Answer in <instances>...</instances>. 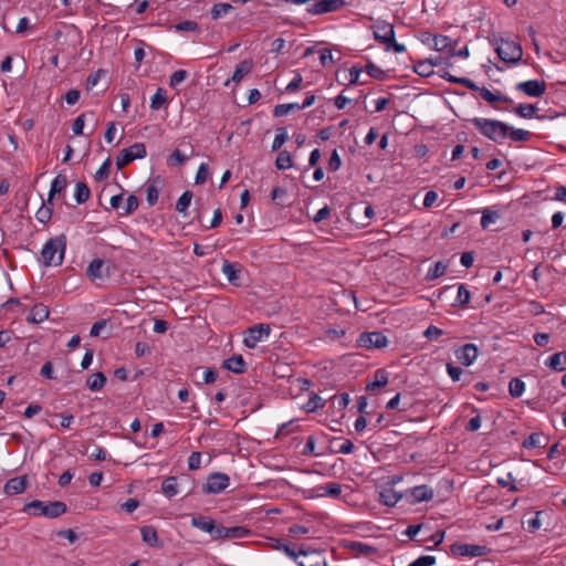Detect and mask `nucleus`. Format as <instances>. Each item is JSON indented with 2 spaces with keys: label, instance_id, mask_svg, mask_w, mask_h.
Returning <instances> with one entry per match:
<instances>
[{
  "label": "nucleus",
  "instance_id": "nucleus-1",
  "mask_svg": "<svg viewBox=\"0 0 566 566\" xmlns=\"http://www.w3.org/2000/svg\"><path fill=\"white\" fill-rule=\"evenodd\" d=\"M471 123L483 136L495 143H501L509 135L510 126L497 119L475 117Z\"/></svg>",
  "mask_w": 566,
  "mask_h": 566
},
{
  "label": "nucleus",
  "instance_id": "nucleus-2",
  "mask_svg": "<svg viewBox=\"0 0 566 566\" xmlns=\"http://www.w3.org/2000/svg\"><path fill=\"white\" fill-rule=\"evenodd\" d=\"M66 250V235L61 234L59 237L49 239L42 251V262L44 266H57L63 263L64 254Z\"/></svg>",
  "mask_w": 566,
  "mask_h": 566
},
{
  "label": "nucleus",
  "instance_id": "nucleus-3",
  "mask_svg": "<svg viewBox=\"0 0 566 566\" xmlns=\"http://www.w3.org/2000/svg\"><path fill=\"white\" fill-rule=\"evenodd\" d=\"M22 511L34 516L56 518L66 513L67 506L62 501L43 502L40 500H34L27 503Z\"/></svg>",
  "mask_w": 566,
  "mask_h": 566
},
{
  "label": "nucleus",
  "instance_id": "nucleus-4",
  "mask_svg": "<svg viewBox=\"0 0 566 566\" xmlns=\"http://www.w3.org/2000/svg\"><path fill=\"white\" fill-rule=\"evenodd\" d=\"M494 44L497 56L505 63H516L523 56L522 46L515 41L500 39Z\"/></svg>",
  "mask_w": 566,
  "mask_h": 566
},
{
  "label": "nucleus",
  "instance_id": "nucleus-5",
  "mask_svg": "<svg viewBox=\"0 0 566 566\" xmlns=\"http://www.w3.org/2000/svg\"><path fill=\"white\" fill-rule=\"evenodd\" d=\"M147 155L146 146L143 143H135L128 148H124L119 151L116 158L117 169L124 168L135 159H143Z\"/></svg>",
  "mask_w": 566,
  "mask_h": 566
},
{
  "label": "nucleus",
  "instance_id": "nucleus-6",
  "mask_svg": "<svg viewBox=\"0 0 566 566\" xmlns=\"http://www.w3.org/2000/svg\"><path fill=\"white\" fill-rule=\"evenodd\" d=\"M230 484V478L226 473L214 472L211 473L207 483L202 486L205 494H219L223 492Z\"/></svg>",
  "mask_w": 566,
  "mask_h": 566
},
{
  "label": "nucleus",
  "instance_id": "nucleus-7",
  "mask_svg": "<svg viewBox=\"0 0 566 566\" xmlns=\"http://www.w3.org/2000/svg\"><path fill=\"white\" fill-rule=\"evenodd\" d=\"M271 327L269 324L260 323L249 327L245 332L243 344L248 348H255L263 337L269 336Z\"/></svg>",
  "mask_w": 566,
  "mask_h": 566
},
{
  "label": "nucleus",
  "instance_id": "nucleus-8",
  "mask_svg": "<svg viewBox=\"0 0 566 566\" xmlns=\"http://www.w3.org/2000/svg\"><path fill=\"white\" fill-rule=\"evenodd\" d=\"M389 340L381 332H365L361 333L357 339V344L363 348H384L388 345Z\"/></svg>",
  "mask_w": 566,
  "mask_h": 566
},
{
  "label": "nucleus",
  "instance_id": "nucleus-9",
  "mask_svg": "<svg viewBox=\"0 0 566 566\" xmlns=\"http://www.w3.org/2000/svg\"><path fill=\"white\" fill-rule=\"evenodd\" d=\"M451 553L460 556L478 557L488 555L491 549L485 545L454 543L451 545Z\"/></svg>",
  "mask_w": 566,
  "mask_h": 566
},
{
  "label": "nucleus",
  "instance_id": "nucleus-10",
  "mask_svg": "<svg viewBox=\"0 0 566 566\" xmlns=\"http://www.w3.org/2000/svg\"><path fill=\"white\" fill-rule=\"evenodd\" d=\"M516 90L530 97H541L546 91V83L544 81L530 80L518 83Z\"/></svg>",
  "mask_w": 566,
  "mask_h": 566
},
{
  "label": "nucleus",
  "instance_id": "nucleus-11",
  "mask_svg": "<svg viewBox=\"0 0 566 566\" xmlns=\"http://www.w3.org/2000/svg\"><path fill=\"white\" fill-rule=\"evenodd\" d=\"M457 359L463 366H470L476 359L479 355V348L476 345L468 343L454 350Z\"/></svg>",
  "mask_w": 566,
  "mask_h": 566
},
{
  "label": "nucleus",
  "instance_id": "nucleus-12",
  "mask_svg": "<svg viewBox=\"0 0 566 566\" xmlns=\"http://www.w3.org/2000/svg\"><path fill=\"white\" fill-rule=\"evenodd\" d=\"M374 36L385 45L395 42L394 25L387 22H378L374 29Z\"/></svg>",
  "mask_w": 566,
  "mask_h": 566
},
{
  "label": "nucleus",
  "instance_id": "nucleus-13",
  "mask_svg": "<svg viewBox=\"0 0 566 566\" xmlns=\"http://www.w3.org/2000/svg\"><path fill=\"white\" fill-rule=\"evenodd\" d=\"M222 273L227 276L229 283L233 286H241V265L224 260L222 263Z\"/></svg>",
  "mask_w": 566,
  "mask_h": 566
},
{
  "label": "nucleus",
  "instance_id": "nucleus-14",
  "mask_svg": "<svg viewBox=\"0 0 566 566\" xmlns=\"http://www.w3.org/2000/svg\"><path fill=\"white\" fill-rule=\"evenodd\" d=\"M87 276L95 281L109 275V269L105 266V261L102 259H94L91 261L86 269Z\"/></svg>",
  "mask_w": 566,
  "mask_h": 566
},
{
  "label": "nucleus",
  "instance_id": "nucleus-15",
  "mask_svg": "<svg viewBox=\"0 0 566 566\" xmlns=\"http://www.w3.org/2000/svg\"><path fill=\"white\" fill-rule=\"evenodd\" d=\"M28 478L27 475L15 476L7 481L3 491L8 495L21 494L27 490Z\"/></svg>",
  "mask_w": 566,
  "mask_h": 566
},
{
  "label": "nucleus",
  "instance_id": "nucleus-16",
  "mask_svg": "<svg viewBox=\"0 0 566 566\" xmlns=\"http://www.w3.org/2000/svg\"><path fill=\"white\" fill-rule=\"evenodd\" d=\"M433 490L426 484L415 486L410 490V503L428 502L433 499Z\"/></svg>",
  "mask_w": 566,
  "mask_h": 566
},
{
  "label": "nucleus",
  "instance_id": "nucleus-17",
  "mask_svg": "<svg viewBox=\"0 0 566 566\" xmlns=\"http://www.w3.org/2000/svg\"><path fill=\"white\" fill-rule=\"evenodd\" d=\"M143 541L150 547L161 548L164 543L159 539L156 528L151 525L140 527Z\"/></svg>",
  "mask_w": 566,
  "mask_h": 566
},
{
  "label": "nucleus",
  "instance_id": "nucleus-18",
  "mask_svg": "<svg viewBox=\"0 0 566 566\" xmlns=\"http://www.w3.org/2000/svg\"><path fill=\"white\" fill-rule=\"evenodd\" d=\"M222 367L238 375L247 371V363L242 355H234L222 363Z\"/></svg>",
  "mask_w": 566,
  "mask_h": 566
},
{
  "label": "nucleus",
  "instance_id": "nucleus-19",
  "mask_svg": "<svg viewBox=\"0 0 566 566\" xmlns=\"http://www.w3.org/2000/svg\"><path fill=\"white\" fill-rule=\"evenodd\" d=\"M298 555L303 557L297 562L298 566H324L325 562L322 559L321 554L316 551L308 553L301 548Z\"/></svg>",
  "mask_w": 566,
  "mask_h": 566
},
{
  "label": "nucleus",
  "instance_id": "nucleus-20",
  "mask_svg": "<svg viewBox=\"0 0 566 566\" xmlns=\"http://www.w3.org/2000/svg\"><path fill=\"white\" fill-rule=\"evenodd\" d=\"M388 384V373L384 368H379L374 374V380L366 385L367 391H375L384 388Z\"/></svg>",
  "mask_w": 566,
  "mask_h": 566
},
{
  "label": "nucleus",
  "instance_id": "nucleus-21",
  "mask_svg": "<svg viewBox=\"0 0 566 566\" xmlns=\"http://www.w3.org/2000/svg\"><path fill=\"white\" fill-rule=\"evenodd\" d=\"M67 186V178L65 175H57L52 184H51V189H50V192H49V198H48V205H53V198L55 195H60L62 191L65 190Z\"/></svg>",
  "mask_w": 566,
  "mask_h": 566
},
{
  "label": "nucleus",
  "instance_id": "nucleus-22",
  "mask_svg": "<svg viewBox=\"0 0 566 566\" xmlns=\"http://www.w3.org/2000/svg\"><path fill=\"white\" fill-rule=\"evenodd\" d=\"M253 63L251 60H243L241 61L233 72V75L231 77V81L234 83H240L244 75L249 74L252 70ZM230 83V80H228L224 85L228 86Z\"/></svg>",
  "mask_w": 566,
  "mask_h": 566
},
{
  "label": "nucleus",
  "instance_id": "nucleus-23",
  "mask_svg": "<svg viewBox=\"0 0 566 566\" xmlns=\"http://www.w3.org/2000/svg\"><path fill=\"white\" fill-rule=\"evenodd\" d=\"M548 443V438L539 432H534L524 439L522 446L526 449L545 448Z\"/></svg>",
  "mask_w": 566,
  "mask_h": 566
},
{
  "label": "nucleus",
  "instance_id": "nucleus-24",
  "mask_svg": "<svg viewBox=\"0 0 566 566\" xmlns=\"http://www.w3.org/2000/svg\"><path fill=\"white\" fill-rule=\"evenodd\" d=\"M347 548L350 552H353L356 556H370V555L377 553L376 547L365 544V543H361V542H356V541L349 542L347 544Z\"/></svg>",
  "mask_w": 566,
  "mask_h": 566
},
{
  "label": "nucleus",
  "instance_id": "nucleus-25",
  "mask_svg": "<svg viewBox=\"0 0 566 566\" xmlns=\"http://www.w3.org/2000/svg\"><path fill=\"white\" fill-rule=\"evenodd\" d=\"M50 311L44 304H35L28 315L27 319L31 323H41L49 317Z\"/></svg>",
  "mask_w": 566,
  "mask_h": 566
},
{
  "label": "nucleus",
  "instance_id": "nucleus-26",
  "mask_svg": "<svg viewBox=\"0 0 566 566\" xmlns=\"http://www.w3.org/2000/svg\"><path fill=\"white\" fill-rule=\"evenodd\" d=\"M402 497V495L398 492H396L394 489H384L379 493V501L386 506H395L398 501Z\"/></svg>",
  "mask_w": 566,
  "mask_h": 566
},
{
  "label": "nucleus",
  "instance_id": "nucleus-27",
  "mask_svg": "<svg viewBox=\"0 0 566 566\" xmlns=\"http://www.w3.org/2000/svg\"><path fill=\"white\" fill-rule=\"evenodd\" d=\"M315 491L318 492V496L326 495L329 497H337L342 493V485L336 482H331L325 485L317 486Z\"/></svg>",
  "mask_w": 566,
  "mask_h": 566
},
{
  "label": "nucleus",
  "instance_id": "nucleus-28",
  "mask_svg": "<svg viewBox=\"0 0 566 566\" xmlns=\"http://www.w3.org/2000/svg\"><path fill=\"white\" fill-rule=\"evenodd\" d=\"M161 491L169 499L177 495L178 478L174 475L167 476L161 483Z\"/></svg>",
  "mask_w": 566,
  "mask_h": 566
},
{
  "label": "nucleus",
  "instance_id": "nucleus-29",
  "mask_svg": "<svg viewBox=\"0 0 566 566\" xmlns=\"http://www.w3.org/2000/svg\"><path fill=\"white\" fill-rule=\"evenodd\" d=\"M480 95L484 101H486L488 103H490L492 105L496 102H502V103H506V104L513 103V101L510 97L502 95V94H494L486 87H481Z\"/></svg>",
  "mask_w": 566,
  "mask_h": 566
},
{
  "label": "nucleus",
  "instance_id": "nucleus-30",
  "mask_svg": "<svg viewBox=\"0 0 566 566\" xmlns=\"http://www.w3.org/2000/svg\"><path fill=\"white\" fill-rule=\"evenodd\" d=\"M106 376L102 371H97L87 378L86 385L92 391L101 390L106 384Z\"/></svg>",
  "mask_w": 566,
  "mask_h": 566
},
{
  "label": "nucleus",
  "instance_id": "nucleus-31",
  "mask_svg": "<svg viewBox=\"0 0 566 566\" xmlns=\"http://www.w3.org/2000/svg\"><path fill=\"white\" fill-rule=\"evenodd\" d=\"M90 196H91V190H90L88 186L83 181L76 182L75 193H74L76 202L78 205H82L88 200Z\"/></svg>",
  "mask_w": 566,
  "mask_h": 566
},
{
  "label": "nucleus",
  "instance_id": "nucleus-32",
  "mask_svg": "<svg viewBox=\"0 0 566 566\" xmlns=\"http://www.w3.org/2000/svg\"><path fill=\"white\" fill-rule=\"evenodd\" d=\"M337 441V438H333L331 442L329 452L331 453H344L349 454L354 450V444L349 439H345L342 444L334 446V442Z\"/></svg>",
  "mask_w": 566,
  "mask_h": 566
},
{
  "label": "nucleus",
  "instance_id": "nucleus-33",
  "mask_svg": "<svg viewBox=\"0 0 566 566\" xmlns=\"http://www.w3.org/2000/svg\"><path fill=\"white\" fill-rule=\"evenodd\" d=\"M275 167L279 170H285L293 167L292 156L287 150H281L275 159Z\"/></svg>",
  "mask_w": 566,
  "mask_h": 566
},
{
  "label": "nucleus",
  "instance_id": "nucleus-34",
  "mask_svg": "<svg viewBox=\"0 0 566 566\" xmlns=\"http://www.w3.org/2000/svg\"><path fill=\"white\" fill-rule=\"evenodd\" d=\"M191 524L192 526L210 534L213 530L214 521L210 517L198 516L192 518Z\"/></svg>",
  "mask_w": 566,
  "mask_h": 566
},
{
  "label": "nucleus",
  "instance_id": "nucleus-35",
  "mask_svg": "<svg viewBox=\"0 0 566 566\" xmlns=\"http://www.w3.org/2000/svg\"><path fill=\"white\" fill-rule=\"evenodd\" d=\"M167 103V92L158 87L156 93L151 97L150 108L158 111Z\"/></svg>",
  "mask_w": 566,
  "mask_h": 566
},
{
  "label": "nucleus",
  "instance_id": "nucleus-36",
  "mask_svg": "<svg viewBox=\"0 0 566 566\" xmlns=\"http://www.w3.org/2000/svg\"><path fill=\"white\" fill-rule=\"evenodd\" d=\"M500 218V212L496 210H492L491 208H485L482 211L481 217V227L482 229H488L489 226L495 222Z\"/></svg>",
  "mask_w": 566,
  "mask_h": 566
},
{
  "label": "nucleus",
  "instance_id": "nucleus-37",
  "mask_svg": "<svg viewBox=\"0 0 566 566\" xmlns=\"http://www.w3.org/2000/svg\"><path fill=\"white\" fill-rule=\"evenodd\" d=\"M192 192L190 190H186L182 192V195L179 197V199L176 202V210L179 213H186L187 209L189 208L191 200H192Z\"/></svg>",
  "mask_w": 566,
  "mask_h": 566
},
{
  "label": "nucleus",
  "instance_id": "nucleus-38",
  "mask_svg": "<svg viewBox=\"0 0 566 566\" xmlns=\"http://www.w3.org/2000/svg\"><path fill=\"white\" fill-rule=\"evenodd\" d=\"M232 10H233V6H231L230 3L220 2V3L214 4L211 8L210 14H211L212 20H218L222 15L228 14Z\"/></svg>",
  "mask_w": 566,
  "mask_h": 566
},
{
  "label": "nucleus",
  "instance_id": "nucleus-39",
  "mask_svg": "<svg viewBox=\"0 0 566 566\" xmlns=\"http://www.w3.org/2000/svg\"><path fill=\"white\" fill-rule=\"evenodd\" d=\"M300 104L298 103H289V104H279L274 106L273 108V115L275 117H282L287 115L290 112L293 111H300Z\"/></svg>",
  "mask_w": 566,
  "mask_h": 566
},
{
  "label": "nucleus",
  "instance_id": "nucleus-40",
  "mask_svg": "<svg viewBox=\"0 0 566 566\" xmlns=\"http://www.w3.org/2000/svg\"><path fill=\"white\" fill-rule=\"evenodd\" d=\"M251 534V531L245 526L227 527L224 531L226 538H243Z\"/></svg>",
  "mask_w": 566,
  "mask_h": 566
},
{
  "label": "nucleus",
  "instance_id": "nucleus-41",
  "mask_svg": "<svg viewBox=\"0 0 566 566\" xmlns=\"http://www.w3.org/2000/svg\"><path fill=\"white\" fill-rule=\"evenodd\" d=\"M413 71L420 76L428 77L433 73L432 63L427 60L418 61L413 66Z\"/></svg>",
  "mask_w": 566,
  "mask_h": 566
},
{
  "label": "nucleus",
  "instance_id": "nucleus-42",
  "mask_svg": "<svg viewBox=\"0 0 566 566\" xmlns=\"http://www.w3.org/2000/svg\"><path fill=\"white\" fill-rule=\"evenodd\" d=\"M525 384L520 378H512L509 384V392L513 398H518L523 395Z\"/></svg>",
  "mask_w": 566,
  "mask_h": 566
},
{
  "label": "nucleus",
  "instance_id": "nucleus-43",
  "mask_svg": "<svg viewBox=\"0 0 566 566\" xmlns=\"http://www.w3.org/2000/svg\"><path fill=\"white\" fill-rule=\"evenodd\" d=\"M507 136H510V138L514 142H528L532 137V134L528 130L522 128L510 127Z\"/></svg>",
  "mask_w": 566,
  "mask_h": 566
},
{
  "label": "nucleus",
  "instance_id": "nucleus-44",
  "mask_svg": "<svg viewBox=\"0 0 566 566\" xmlns=\"http://www.w3.org/2000/svg\"><path fill=\"white\" fill-rule=\"evenodd\" d=\"M289 139V135L285 127H279L276 135L272 144V151L279 150Z\"/></svg>",
  "mask_w": 566,
  "mask_h": 566
},
{
  "label": "nucleus",
  "instance_id": "nucleus-45",
  "mask_svg": "<svg viewBox=\"0 0 566 566\" xmlns=\"http://www.w3.org/2000/svg\"><path fill=\"white\" fill-rule=\"evenodd\" d=\"M471 294L464 284H460L458 287V294L455 298V304L461 307H465L470 302Z\"/></svg>",
  "mask_w": 566,
  "mask_h": 566
},
{
  "label": "nucleus",
  "instance_id": "nucleus-46",
  "mask_svg": "<svg viewBox=\"0 0 566 566\" xmlns=\"http://www.w3.org/2000/svg\"><path fill=\"white\" fill-rule=\"evenodd\" d=\"M566 357V352H560L552 355L546 361L545 366L548 368L556 370V371H563L565 368L562 366L560 357Z\"/></svg>",
  "mask_w": 566,
  "mask_h": 566
},
{
  "label": "nucleus",
  "instance_id": "nucleus-47",
  "mask_svg": "<svg viewBox=\"0 0 566 566\" xmlns=\"http://www.w3.org/2000/svg\"><path fill=\"white\" fill-rule=\"evenodd\" d=\"M536 109L537 108H536V106L534 104H520L513 111L520 117L531 118V117H533V114L535 113Z\"/></svg>",
  "mask_w": 566,
  "mask_h": 566
},
{
  "label": "nucleus",
  "instance_id": "nucleus-48",
  "mask_svg": "<svg viewBox=\"0 0 566 566\" xmlns=\"http://www.w3.org/2000/svg\"><path fill=\"white\" fill-rule=\"evenodd\" d=\"M433 41V49L436 51H444L451 45V39L447 35L442 34H434L432 38Z\"/></svg>",
  "mask_w": 566,
  "mask_h": 566
},
{
  "label": "nucleus",
  "instance_id": "nucleus-49",
  "mask_svg": "<svg viewBox=\"0 0 566 566\" xmlns=\"http://www.w3.org/2000/svg\"><path fill=\"white\" fill-rule=\"evenodd\" d=\"M111 165L112 159L108 157L95 172L94 178L96 181L101 182L108 178Z\"/></svg>",
  "mask_w": 566,
  "mask_h": 566
},
{
  "label": "nucleus",
  "instance_id": "nucleus-50",
  "mask_svg": "<svg viewBox=\"0 0 566 566\" xmlns=\"http://www.w3.org/2000/svg\"><path fill=\"white\" fill-rule=\"evenodd\" d=\"M365 70L367 72V74L373 77V78H376V80H385L386 78V73L385 71H382L380 67H378L376 64H374L373 62H368L365 66Z\"/></svg>",
  "mask_w": 566,
  "mask_h": 566
},
{
  "label": "nucleus",
  "instance_id": "nucleus-51",
  "mask_svg": "<svg viewBox=\"0 0 566 566\" xmlns=\"http://www.w3.org/2000/svg\"><path fill=\"white\" fill-rule=\"evenodd\" d=\"M49 206H45L44 203L40 207V209L35 213V218L41 223H48L52 218V208Z\"/></svg>",
  "mask_w": 566,
  "mask_h": 566
},
{
  "label": "nucleus",
  "instance_id": "nucleus-52",
  "mask_svg": "<svg viewBox=\"0 0 566 566\" xmlns=\"http://www.w3.org/2000/svg\"><path fill=\"white\" fill-rule=\"evenodd\" d=\"M448 265L442 262H437L432 269L428 271L427 280H436L447 272Z\"/></svg>",
  "mask_w": 566,
  "mask_h": 566
},
{
  "label": "nucleus",
  "instance_id": "nucleus-53",
  "mask_svg": "<svg viewBox=\"0 0 566 566\" xmlns=\"http://www.w3.org/2000/svg\"><path fill=\"white\" fill-rule=\"evenodd\" d=\"M139 207V199L135 195H129L124 208V212L120 216H127L134 213Z\"/></svg>",
  "mask_w": 566,
  "mask_h": 566
},
{
  "label": "nucleus",
  "instance_id": "nucleus-54",
  "mask_svg": "<svg viewBox=\"0 0 566 566\" xmlns=\"http://www.w3.org/2000/svg\"><path fill=\"white\" fill-rule=\"evenodd\" d=\"M323 406H324V403L322 402V398L318 395L313 394L310 396L304 408L307 412H313V411L317 410L318 408H322Z\"/></svg>",
  "mask_w": 566,
  "mask_h": 566
},
{
  "label": "nucleus",
  "instance_id": "nucleus-55",
  "mask_svg": "<svg viewBox=\"0 0 566 566\" xmlns=\"http://www.w3.org/2000/svg\"><path fill=\"white\" fill-rule=\"evenodd\" d=\"M188 156L184 155L179 149H175L169 156L168 164L170 166L184 165L188 160Z\"/></svg>",
  "mask_w": 566,
  "mask_h": 566
},
{
  "label": "nucleus",
  "instance_id": "nucleus-56",
  "mask_svg": "<svg viewBox=\"0 0 566 566\" xmlns=\"http://www.w3.org/2000/svg\"><path fill=\"white\" fill-rule=\"evenodd\" d=\"M188 76V72L186 70H178L174 72L169 78L170 87H177L182 81H185Z\"/></svg>",
  "mask_w": 566,
  "mask_h": 566
},
{
  "label": "nucleus",
  "instance_id": "nucleus-57",
  "mask_svg": "<svg viewBox=\"0 0 566 566\" xmlns=\"http://www.w3.org/2000/svg\"><path fill=\"white\" fill-rule=\"evenodd\" d=\"M174 29L177 32H181V31H198L199 30V24L196 21L185 20L182 22H179V23L175 24Z\"/></svg>",
  "mask_w": 566,
  "mask_h": 566
},
{
  "label": "nucleus",
  "instance_id": "nucleus-58",
  "mask_svg": "<svg viewBox=\"0 0 566 566\" xmlns=\"http://www.w3.org/2000/svg\"><path fill=\"white\" fill-rule=\"evenodd\" d=\"M208 177H209V167L207 164L202 163L198 168V171H197V175L195 178V182L197 185H202L207 181Z\"/></svg>",
  "mask_w": 566,
  "mask_h": 566
},
{
  "label": "nucleus",
  "instance_id": "nucleus-59",
  "mask_svg": "<svg viewBox=\"0 0 566 566\" xmlns=\"http://www.w3.org/2000/svg\"><path fill=\"white\" fill-rule=\"evenodd\" d=\"M436 564V557L430 555H423L411 562L408 566H432Z\"/></svg>",
  "mask_w": 566,
  "mask_h": 566
},
{
  "label": "nucleus",
  "instance_id": "nucleus-60",
  "mask_svg": "<svg viewBox=\"0 0 566 566\" xmlns=\"http://www.w3.org/2000/svg\"><path fill=\"white\" fill-rule=\"evenodd\" d=\"M146 193L149 206H154L157 202L159 196L158 187L154 184L149 185L146 189Z\"/></svg>",
  "mask_w": 566,
  "mask_h": 566
},
{
  "label": "nucleus",
  "instance_id": "nucleus-61",
  "mask_svg": "<svg viewBox=\"0 0 566 566\" xmlns=\"http://www.w3.org/2000/svg\"><path fill=\"white\" fill-rule=\"evenodd\" d=\"M105 73V70L99 69L96 72L90 74L86 80V90H92L98 83L101 76Z\"/></svg>",
  "mask_w": 566,
  "mask_h": 566
},
{
  "label": "nucleus",
  "instance_id": "nucleus-62",
  "mask_svg": "<svg viewBox=\"0 0 566 566\" xmlns=\"http://www.w3.org/2000/svg\"><path fill=\"white\" fill-rule=\"evenodd\" d=\"M276 544L274 545V548L283 551L287 556H290L293 559H296L298 557V553L295 552L294 548H292L290 545L282 543L280 539L275 541Z\"/></svg>",
  "mask_w": 566,
  "mask_h": 566
},
{
  "label": "nucleus",
  "instance_id": "nucleus-63",
  "mask_svg": "<svg viewBox=\"0 0 566 566\" xmlns=\"http://www.w3.org/2000/svg\"><path fill=\"white\" fill-rule=\"evenodd\" d=\"M443 334L444 332L434 325H429L427 329L423 332V336L431 340L438 339Z\"/></svg>",
  "mask_w": 566,
  "mask_h": 566
},
{
  "label": "nucleus",
  "instance_id": "nucleus-64",
  "mask_svg": "<svg viewBox=\"0 0 566 566\" xmlns=\"http://www.w3.org/2000/svg\"><path fill=\"white\" fill-rule=\"evenodd\" d=\"M447 371H448V375L450 376V378L453 381H459L460 378H461V375L463 374V369L462 368H460L458 366H454L451 363L447 364Z\"/></svg>",
  "mask_w": 566,
  "mask_h": 566
}]
</instances>
